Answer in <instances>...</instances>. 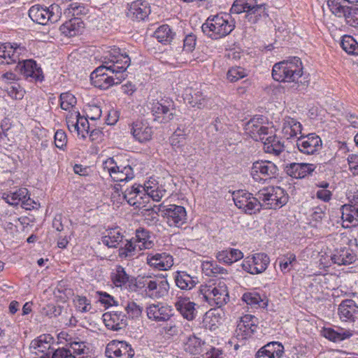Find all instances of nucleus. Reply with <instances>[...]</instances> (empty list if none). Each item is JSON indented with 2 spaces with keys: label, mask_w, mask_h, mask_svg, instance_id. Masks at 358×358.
Masks as SVG:
<instances>
[{
  "label": "nucleus",
  "mask_w": 358,
  "mask_h": 358,
  "mask_svg": "<svg viewBox=\"0 0 358 358\" xmlns=\"http://www.w3.org/2000/svg\"><path fill=\"white\" fill-rule=\"evenodd\" d=\"M84 29V23L81 19L73 17L61 25L59 29L63 35L73 37L82 33Z\"/></svg>",
  "instance_id": "obj_34"
},
{
  "label": "nucleus",
  "mask_w": 358,
  "mask_h": 358,
  "mask_svg": "<svg viewBox=\"0 0 358 358\" xmlns=\"http://www.w3.org/2000/svg\"><path fill=\"white\" fill-rule=\"evenodd\" d=\"M124 309L129 317L131 318L138 317L141 316L143 310V308L134 301H128L127 305L124 306Z\"/></svg>",
  "instance_id": "obj_63"
},
{
  "label": "nucleus",
  "mask_w": 358,
  "mask_h": 358,
  "mask_svg": "<svg viewBox=\"0 0 358 358\" xmlns=\"http://www.w3.org/2000/svg\"><path fill=\"white\" fill-rule=\"evenodd\" d=\"M230 15L219 13L209 16L201 27L202 31L212 39L217 40L229 35L235 28Z\"/></svg>",
  "instance_id": "obj_3"
},
{
  "label": "nucleus",
  "mask_w": 358,
  "mask_h": 358,
  "mask_svg": "<svg viewBox=\"0 0 358 358\" xmlns=\"http://www.w3.org/2000/svg\"><path fill=\"white\" fill-rule=\"evenodd\" d=\"M252 6L249 8L248 13L246 15L248 20L251 23H257L260 20L266 19L268 14L266 11V4H257L256 0H253Z\"/></svg>",
  "instance_id": "obj_39"
},
{
  "label": "nucleus",
  "mask_w": 358,
  "mask_h": 358,
  "mask_svg": "<svg viewBox=\"0 0 358 358\" xmlns=\"http://www.w3.org/2000/svg\"><path fill=\"white\" fill-rule=\"evenodd\" d=\"M110 278L116 287H121L129 282V275L122 266L118 265L112 271Z\"/></svg>",
  "instance_id": "obj_47"
},
{
  "label": "nucleus",
  "mask_w": 358,
  "mask_h": 358,
  "mask_svg": "<svg viewBox=\"0 0 358 358\" xmlns=\"http://www.w3.org/2000/svg\"><path fill=\"white\" fill-rule=\"evenodd\" d=\"M162 332L169 338L180 335L182 333V324L180 321L171 318L162 328Z\"/></svg>",
  "instance_id": "obj_50"
},
{
  "label": "nucleus",
  "mask_w": 358,
  "mask_h": 358,
  "mask_svg": "<svg viewBox=\"0 0 358 358\" xmlns=\"http://www.w3.org/2000/svg\"><path fill=\"white\" fill-rule=\"evenodd\" d=\"M278 172L276 165L270 161H257L253 163L251 169V176L256 181L275 178Z\"/></svg>",
  "instance_id": "obj_15"
},
{
  "label": "nucleus",
  "mask_w": 358,
  "mask_h": 358,
  "mask_svg": "<svg viewBox=\"0 0 358 358\" xmlns=\"http://www.w3.org/2000/svg\"><path fill=\"white\" fill-rule=\"evenodd\" d=\"M138 249L141 250L151 249L154 247L155 243L151 239L150 232L145 229L140 228L136 231L135 237L131 238Z\"/></svg>",
  "instance_id": "obj_41"
},
{
  "label": "nucleus",
  "mask_w": 358,
  "mask_h": 358,
  "mask_svg": "<svg viewBox=\"0 0 358 358\" xmlns=\"http://www.w3.org/2000/svg\"><path fill=\"white\" fill-rule=\"evenodd\" d=\"M150 13V7L145 0H136L128 5L127 16L134 21L144 20Z\"/></svg>",
  "instance_id": "obj_23"
},
{
  "label": "nucleus",
  "mask_w": 358,
  "mask_h": 358,
  "mask_svg": "<svg viewBox=\"0 0 358 358\" xmlns=\"http://www.w3.org/2000/svg\"><path fill=\"white\" fill-rule=\"evenodd\" d=\"M252 2L253 0H236L230 9V12L234 14L242 13L248 14L249 8L252 6Z\"/></svg>",
  "instance_id": "obj_56"
},
{
  "label": "nucleus",
  "mask_w": 358,
  "mask_h": 358,
  "mask_svg": "<svg viewBox=\"0 0 358 358\" xmlns=\"http://www.w3.org/2000/svg\"><path fill=\"white\" fill-rule=\"evenodd\" d=\"M174 280L176 286L183 290L192 289L197 283L196 278L191 276L185 271H177Z\"/></svg>",
  "instance_id": "obj_42"
},
{
  "label": "nucleus",
  "mask_w": 358,
  "mask_h": 358,
  "mask_svg": "<svg viewBox=\"0 0 358 358\" xmlns=\"http://www.w3.org/2000/svg\"><path fill=\"white\" fill-rule=\"evenodd\" d=\"M138 249L141 250L151 249L154 247L155 243L151 239L150 232L145 229L140 228L136 231L135 237L131 238Z\"/></svg>",
  "instance_id": "obj_40"
},
{
  "label": "nucleus",
  "mask_w": 358,
  "mask_h": 358,
  "mask_svg": "<svg viewBox=\"0 0 358 358\" xmlns=\"http://www.w3.org/2000/svg\"><path fill=\"white\" fill-rule=\"evenodd\" d=\"M106 68L101 65L96 68L90 75V80L93 85L101 89H108L114 85H118L124 80L122 74L116 76V74L109 75L106 73Z\"/></svg>",
  "instance_id": "obj_10"
},
{
  "label": "nucleus",
  "mask_w": 358,
  "mask_h": 358,
  "mask_svg": "<svg viewBox=\"0 0 358 358\" xmlns=\"http://www.w3.org/2000/svg\"><path fill=\"white\" fill-rule=\"evenodd\" d=\"M103 169L115 182H128L134 177L131 166L129 165L118 166L113 157L108 158L103 162Z\"/></svg>",
  "instance_id": "obj_9"
},
{
  "label": "nucleus",
  "mask_w": 358,
  "mask_h": 358,
  "mask_svg": "<svg viewBox=\"0 0 358 358\" xmlns=\"http://www.w3.org/2000/svg\"><path fill=\"white\" fill-rule=\"evenodd\" d=\"M20 59L17 61V68L22 75L27 79L31 78L35 81H42L43 80V74L42 69L38 66L36 62L33 59Z\"/></svg>",
  "instance_id": "obj_19"
},
{
  "label": "nucleus",
  "mask_w": 358,
  "mask_h": 358,
  "mask_svg": "<svg viewBox=\"0 0 358 358\" xmlns=\"http://www.w3.org/2000/svg\"><path fill=\"white\" fill-rule=\"evenodd\" d=\"M28 196L27 188H20L15 192H10L3 197L8 203L12 206L17 205L20 201L24 203V199Z\"/></svg>",
  "instance_id": "obj_49"
},
{
  "label": "nucleus",
  "mask_w": 358,
  "mask_h": 358,
  "mask_svg": "<svg viewBox=\"0 0 358 358\" xmlns=\"http://www.w3.org/2000/svg\"><path fill=\"white\" fill-rule=\"evenodd\" d=\"M199 293L210 306L221 307L229 300L227 287L221 281L201 285Z\"/></svg>",
  "instance_id": "obj_4"
},
{
  "label": "nucleus",
  "mask_w": 358,
  "mask_h": 358,
  "mask_svg": "<svg viewBox=\"0 0 358 358\" xmlns=\"http://www.w3.org/2000/svg\"><path fill=\"white\" fill-rule=\"evenodd\" d=\"M29 16L34 22L45 25L49 22H57L62 16V9L58 4L55 3L49 7L34 5L29 10Z\"/></svg>",
  "instance_id": "obj_6"
},
{
  "label": "nucleus",
  "mask_w": 358,
  "mask_h": 358,
  "mask_svg": "<svg viewBox=\"0 0 358 358\" xmlns=\"http://www.w3.org/2000/svg\"><path fill=\"white\" fill-rule=\"evenodd\" d=\"M60 106L63 110H68L72 108L76 103V97L71 93H62L59 97Z\"/></svg>",
  "instance_id": "obj_60"
},
{
  "label": "nucleus",
  "mask_w": 358,
  "mask_h": 358,
  "mask_svg": "<svg viewBox=\"0 0 358 358\" xmlns=\"http://www.w3.org/2000/svg\"><path fill=\"white\" fill-rule=\"evenodd\" d=\"M146 263L152 268L159 271H168L173 265V257L166 252L148 253Z\"/></svg>",
  "instance_id": "obj_22"
},
{
  "label": "nucleus",
  "mask_w": 358,
  "mask_h": 358,
  "mask_svg": "<svg viewBox=\"0 0 358 358\" xmlns=\"http://www.w3.org/2000/svg\"><path fill=\"white\" fill-rule=\"evenodd\" d=\"M66 124L69 130L72 131H77L79 125V112L73 111L69 114L66 117Z\"/></svg>",
  "instance_id": "obj_61"
},
{
  "label": "nucleus",
  "mask_w": 358,
  "mask_h": 358,
  "mask_svg": "<svg viewBox=\"0 0 358 358\" xmlns=\"http://www.w3.org/2000/svg\"><path fill=\"white\" fill-rule=\"evenodd\" d=\"M136 286L141 289L145 296L152 299H159L168 295L170 288L167 279L159 275L138 276Z\"/></svg>",
  "instance_id": "obj_2"
},
{
  "label": "nucleus",
  "mask_w": 358,
  "mask_h": 358,
  "mask_svg": "<svg viewBox=\"0 0 358 358\" xmlns=\"http://www.w3.org/2000/svg\"><path fill=\"white\" fill-rule=\"evenodd\" d=\"M303 65L299 57H293L276 63L273 66V78L278 82L302 83Z\"/></svg>",
  "instance_id": "obj_1"
},
{
  "label": "nucleus",
  "mask_w": 358,
  "mask_h": 358,
  "mask_svg": "<svg viewBox=\"0 0 358 358\" xmlns=\"http://www.w3.org/2000/svg\"><path fill=\"white\" fill-rule=\"evenodd\" d=\"M258 200L268 208L276 209L285 205L288 201L287 194L280 187L270 186L260 189L256 194Z\"/></svg>",
  "instance_id": "obj_5"
},
{
  "label": "nucleus",
  "mask_w": 358,
  "mask_h": 358,
  "mask_svg": "<svg viewBox=\"0 0 358 358\" xmlns=\"http://www.w3.org/2000/svg\"><path fill=\"white\" fill-rule=\"evenodd\" d=\"M341 46L348 54L358 55V43L353 37L344 36L341 41Z\"/></svg>",
  "instance_id": "obj_53"
},
{
  "label": "nucleus",
  "mask_w": 358,
  "mask_h": 358,
  "mask_svg": "<svg viewBox=\"0 0 358 358\" xmlns=\"http://www.w3.org/2000/svg\"><path fill=\"white\" fill-rule=\"evenodd\" d=\"M256 318L251 315L242 317L237 324L235 334L238 339L244 340L250 336L256 329Z\"/></svg>",
  "instance_id": "obj_24"
},
{
  "label": "nucleus",
  "mask_w": 358,
  "mask_h": 358,
  "mask_svg": "<svg viewBox=\"0 0 358 358\" xmlns=\"http://www.w3.org/2000/svg\"><path fill=\"white\" fill-rule=\"evenodd\" d=\"M196 304L190 301L189 298L179 297L175 303V306L182 317L187 320H192L196 315Z\"/></svg>",
  "instance_id": "obj_33"
},
{
  "label": "nucleus",
  "mask_w": 358,
  "mask_h": 358,
  "mask_svg": "<svg viewBox=\"0 0 358 358\" xmlns=\"http://www.w3.org/2000/svg\"><path fill=\"white\" fill-rule=\"evenodd\" d=\"M173 101L169 98L155 101L152 103L151 111L154 120L160 123H166L173 118Z\"/></svg>",
  "instance_id": "obj_11"
},
{
  "label": "nucleus",
  "mask_w": 358,
  "mask_h": 358,
  "mask_svg": "<svg viewBox=\"0 0 358 358\" xmlns=\"http://www.w3.org/2000/svg\"><path fill=\"white\" fill-rule=\"evenodd\" d=\"M201 268L203 272L208 276L215 274L226 275L227 274V269L218 266L213 261H204L202 262Z\"/></svg>",
  "instance_id": "obj_52"
},
{
  "label": "nucleus",
  "mask_w": 358,
  "mask_h": 358,
  "mask_svg": "<svg viewBox=\"0 0 358 358\" xmlns=\"http://www.w3.org/2000/svg\"><path fill=\"white\" fill-rule=\"evenodd\" d=\"M201 346V340L196 337L194 335H190L187 337L185 342V349L186 351L192 353L196 354L199 352Z\"/></svg>",
  "instance_id": "obj_57"
},
{
  "label": "nucleus",
  "mask_w": 358,
  "mask_h": 358,
  "mask_svg": "<svg viewBox=\"0 0 358 358\" xmlns=\"http://www.w3.org/2000/svg\"><path fill=\"white\" fill-rule=\"evenodd\" d=\"M105 354L108 358H133L134 350L125 341H112L107 345Z\"/></svg>",
  "instance_id": "obj_18"
},
{
  "label": "nucleus",
  "mask_w": 358,
  "mask_h": 358,
  "mask_svg": "<svg viewBox=\"0 0 358 358\" xmlns=\"http://www.w3.org/2000/svg\"><path fill=\"white\" fill-rule=\"evenodd\" d=\"M158 212L166 219L170 227H180L187 221V213L184 207L177 205L158 206Z\"/></svg>",
  "instance_id": "obj_8"
},
{
  "label": "nucleus",
  "mask_w": 358,
  "mask_h": 358,
  "mask_svg": "<svg viewBox=\"0 0 358 358\" xmlns=\"http://www.w3.org/2000/svg\"><path fill=\"white\" fill-rule=\"evenodd\" d=\"M244 129L248 136L257 141H261L265 136L273 133L271 127L264 125V118L262 116L250 120L245 124Z\"/></svg>",
  "instance_id": "obj_16"
},
{
  "label": "nucleus",
  "mask_w": 358,
  "mask_h": 358,
  "mask_svg": "<svg viewBox=\"0 0 358 358\" xmlns=\"http://www.w3.org/2000/svg\"><path fill=\"white\" fill-rule=\"evenodd\" d=\"M357 313H358V306L352 299L344 300L339 305L338 315L343 321H353Z\"/></svg>",
  "instance_id": "obj_37"
},
{
  "label": "nucleus",
  "mask_w": 358,
  "mask_h": 358,
  "mask_svg": "<svg viewBox=\"0 0 358 358\" xmlns=\"http://www.w3.org/2000/svg\"><path fill=\"white\" fill-rule=\"evenodd\" d=\"M261 141L264 145L263 149L266 153L278 156L285 150L283 143L274 134L273 131L272 134L265 136Z\"/></svg>",
  "instance_id": "obj_31"
},
{
  "label": "nucleus",
  "mask_w": 358,
  "mask_h": 358,
  "mask_svg": "<svg viewBox=\"0 0 358 358\" xmlns=\"http://www.w3.org/2000/svg\"><path fill=\"white\" fill-rule=\"evenodd\" d=\"M69 350L74 358H85V355L88 354L89 348L85 342L75 341L70 343Z\"/></svg>",
  "instance_id": "obj_54"
},
{
  "label": "nucleus",
  "mask_w": 358,
  "mask_h": 358,
  "mask_svg": "<svg viewBox=\"0 0 358 358\" xmlns=\"http://www.w3.org/2000/svg\"><path fill=\"white\" fill-rule=\"evenodd\" d=\"M315 169L313 164L292 162L285 166V171L292 178L303 179L311 176Z\"/></svg>",
  "instance_id": "obj_20"
},
{
  "label": "nucleus",
  "mask_w": 358,
  "mask_h": 358,
  "mask_svg": "<svg viewBox=\"0 0 358 358\" xmlns=\"http://www.w3.org/2000/svg\"><path fill=\"white\" fill-rule=\"evenodd\" d=\"M284 347L278 342H271L262 348L257 353V358H280Z\"/></svg>",
  "instance_id": "obj_36"
},
{
  "label": "nucleus",
  "mask_w": 358,
  "mask_h": 358,
  "mask_svg": "<svg viewBox=\"0 0 358 358\" xmlns=\"http://www.w3.org/2000/svg\"><path fill=\"white\" fill-rule=\"evenodd\" d=\"M302 125L296 119L285 117L282 121L281 133L286 139L297 137L301 134Z\"/></svg>",
  "instance_id": "obj_29"
},
{
  "label": "nucleus",
  "mask_w": 358,
  "mask_h": 358,
  "mask_svg": "<svg viewBox=\"0 0 358 358\" xmlns=\"http://www.w3.org/2000/svg\"><path fill=\"white\" fill-rule=\"evenodd\" d=\"M103 320L106 327L113 331H118L127 326V316L125 314L113 311L103 315Z\"/></svg>",
  "instance_id": "obj_27"
},
{
  "label": "nucleus",
  "mask_w": 358,
  "mask_h": 358,
  "mask_svg": "<svg viewBox=\"0 0 358 358\" xmlns=\"http://www.w3.org/2000/svg\"><path fill=\"white\" fill-rule=\"evenodd\" d=\"M8 94L14 99L20 100L23 98L25 91L18 83H14L6 87Z\"/></svg>",
  "instance_id": "obj_58"
},
{
  "label": "nucleus",
  "mask_w": 358,
  "mask_h": 358,
  "mask_svg": "<svg viewBox=\"0 0 358 358\" xmlns=\"http://www.w3.org/2000/svg\"><path fill=\"white\" fill-rule=\"evenodd\" d=\"M187 133L185 129L178 127L170 138L172 148L176 150H181L186 143Z\"/></svg>",
  "instance_id": "obj_48"
},
{
  "label": "nucleus",
  "mask_w": 358,
  "mask_h": 358,
  "mask_svg": "<svg viewBox=\"0 0 358 358\" xmlns=\"http://www.w3.org/2000/svg\"><path fill=\"white\" fill-rule=\"evenodd\" d=\"M131 134L140 143H144L151 139L152 129L147 121L137 120L131 125Z\"/></svg>",
  "instance_id": "obj_26"
},
{
  "label": "nucleus",
  "mask_w": 358,
  "mask_h": 358,
  "mask_svg": "<svg viewBox=\"0 0 358 358\" xmlns=\"http://www.w3.org/2000/svg\"><path fill=\"white\" fill-rule=\"evenodd\" d=\"M343 222L356 224L358 222V193L349 197V203L341 206Z\"/></svg>",
  "instance_id": "obj_25"
},
{
  "label": "nucleus",
  "mask_w": 358,
  "mask_h": 358,
  "mask_svg": "<svg viewBox=\"0 0 358 358\" xmlns=\"http://www.w3.org/2000/svg\"><path fill=\"white\" fill-rule=\"evenodd\" d=\"M243 300L248 305L257 306L262 301L261 296L256 292L245 293L242 297Z\"/></svg>",
  "instance_id": "obj_64"
},
{
  "label": "nucleus",
  "mask_w": 358,
  "mask_h": 358,
  "mask_svg": "<svg viewBox=\"0 0 358 358\" xmlns=\"http://www.w3.org/2000/svg\"><path fill=\"white\" fill-rule=\"evenodd\" d=\"M140 250L132 239L127 241L124 247L118 250V255L120 258H131L138 252Z\"/></svg>",
  "instance_id": "obj_55"
},
{
  "label": "nucleus",
  "mask_w": 358,
  "mask_h": 358,
  "mask_svg": "<svg viewBox=\"0 0 358 358\" xmlns=\"http://www.w3.org/2000/svg\"><path fill=\"white\" fill-rule=\"evenodd\" d=\"M184 100L192 107L203 108L207 107L209 99L197 89L187 88L183 94Z\"/></svg>",
  "instance_id": "obj_28"
},
{
  "label": "nucleus",
  "mask_w": 358,
  "mask_h": 358,
  "mask_svg": "<svg viewBox=\"0 0 358 358\" xmlns=\"http://www.w3.org/2000/svg\"><path fill=\"white\" fill-rule=\"evenodd\" d=\"M131 59L126 52H121L120 48H114L110 51L109 57L107 61L103 62V66L106 71L112 74H122L124 80L126 78L125 71L130 65Z\"/></svg>",
  "instance_id": "obj_7"
},
{
  "label": "nucleus",
  "mask_w": 358,
  "mask_h": 358,
  "mask_svg": "<svg viewBox=\"0 0 358 358\" xmlns=\"http://www.w3.org/2000/svg\"><path fill=\"white\" fill-rule=\"evenodd\" d=\"M247 76L244 69L241 66H235L229 69L227 73V78L230 82H236Z\"/></svg>",
  "instance_id": "obj_59"
},
{
  "label": "nucleus",
  "mask_w": 358,
  "mask_h": 358,
  "mask_svg": "<svg viewBox=\"0 0 358 358\" xmlns=\"http://www.w3.org/2000/svg\"><path fill=\"white\" fill-rule=\"evenodd\" d=\"M122 239L123 235L120 230L118 228H114L106 230L101 241L108 248H117Z\"/></svg>",
  "instance_id": "obj_43"
},
{
  "label": "nucleus",
  "mask_w": 358,
  "mask_h": 358,
  "mask_svg": "<svg viewBox=\"0 0 358 358\" xmlns=\"http://www.w3.org/2000/svg\"><path fill=\"white\" fill-rule=\"evenodd\" d=\"M331 259L338 265H349L357 260V255L350 248H341L334 251Z\"/></svg>",
  "instance_id": "obj_30"
},
{
  "label": "nucleus",
  "mask_w": 358,
  "mask_h": 358,
  "mask_svg": "<svg viewBox=\"0 0 358 358\" xmlns=\"http://www.w3.org/2000/svg\"><path fill=\"white\" fill-rule=\"evenodd\" d=\"M146 312L148 317L157 322H168L173 315L171 308L161 303L150 305Z\"/></svg>",
  "instance_id": "obj_21"
},
{
  "label": "nucleus",
  "mask_w": 358,
  "mask_h": 358,
  "mask_svg": "<svg viewBox=\"0 0 358 358\" xmlns=\"http://www.w3.org/2000/svg\"><path fill=\"white\" fill-rule=\"evenodd\" d=\"M25 47L17 43H5L0 45V65L12 64L26 55Z\"/></svg>",
  "instance_id": "obj_12"
},
{
  "label": "nucleus",
  "mask_w": 358,
  "mask_h": 358,
  "mask_svg": "<svg viewBox=\"0 0 358 358\" xmlns=\"http://www.w3.org/2000/svg\"><path fill=\"white\" fill-rule=\"evenodd\" d=\"M327 5L331 12L338 17L349 18L351 16V8L342 4V0H328Z\"/></svg>",
  "instance_id": "obj_45"
},
{
  "label": "nucleus",
  "mask_w": 358,
  "mask_h": 358,
  "mask_svg": "<svg viewBox=\"0 0 358 358\" xmlns=\"http://www.w3.org/2000/svg\"><path fill=\"white\" fill-rule=\"evenodd\" d=\"M296 146L301 153L310 155L317 153L322 149V142L319 136L310 134L298 138Z\"/></svg>",
  "instance_id": "obj_17"
},
{
  "label": "nucleus",
  "mask_w": 358,
  "mask_h": 358,
  "mask_svg": "<svg viewBox=\"0 0 358 358\" xmlns=\"http://www.w3.org/2000/svg\"><path fill=\"white\" fill-rule=\"evenodd\" d=\"M142 185H133L131 188L127 189L124 192V197L131 206H136V208H143L145 206H141V203L138 200L143 199V191Z\"/></svg>",
  "instance_id": "obj_44"
},
{
  "label": "nucleus",
  "mask_w": 358,
  "mask_h": 358,
  "mask_svg": "<svg viewBox=\"0 0 358 358\" xmlns=\"http://www.w3.org/2000/svg\"><path fill=\"white\" fill-rule=\"evenodd\" d=\"M73 301L76 309L82 313L88 312L91 309L90 301L85 296H76Z\"/></svg>",
  "instance_id": "obj_62"
},
{
  "label": "nucleus",
  "mask_w": 358,
  "mask_h": 358,
  "mask_svg": "<svg viewBox=\"0 0 358 358\" xmlns=\"http://www.w3.org/2000/svg\"><path fill=\"white\" fill-rule=\"evenodd\" d=\"M175 34L167 24L160 26L155 32V37L162 43H170Z\"/></svg>",
  "instance_id": "obj_51"
},
{
  "label": "nucleus",
  "mask_w": 358,
  "mask_h": 358,
  "mask_svg": "<svg viewBox=\"0 0 358 358\" xmlns=\"http://www.w3.org/2000/svg\"><path fill=\"white\" fill-rule=\"evenodd\" d=\"M258 199L257 196L254 197L250 193L244 190H238L233 193V200L235 205L245 213L250 215L262 206Z\"/></svg>",
  "instance_id": "obj_14"
},
{
  "label": "nucleus",
  "mask_w": 358,
  "mask_h": 358,
  "mask_svg": "<svg viewBox=\"0 0 358 358\" xmlns=\"http://www.w3.org/2000/svg\"><path fill=\"white\" fill-rule=\"evenodd\" d=\"M216 258L219 262L231 265L243 258V253L238 249L228 248L219 251L216 254Z\"/></svg>",
  "instance_id": "obj_38"
},
{
  "label": "nucleus",
  "mask_w": 358,
  "mask_h": 358,
  "mask_svg": "<svg viewBox=\"0 0 358 358\" xmlns=\"http://www.w3.org/2000/svg\"><path fill=\"white\" fill-rule=\"evenodd\" d=\"M323 335L331 341L338 342L350 338L352 336V333L350 330L343 329L336 331L333 329L327 328L323 330Z\"/></svg>",
  "instance_id": "obj_46"
},
{
  "label": "nucleus",
  "mask_w": 358,
  "mask_h": 358,
  "mask_svg": "<svg viewBox=\"0 0 358 358\" xmlns=\"http://www.w3.org/2000/svg\"><path fill=\"white\" fill-rule=\"evenodd\" d=\"M142 191L145 199L149 200L152 198L153 201H159L162 197L166 196V190L162 185H159L155 180H149L142 186Z\"/></svg>",
  "instance_id": "obj_32"
},
{
  "label": "nucleus",
  "mask_w": 358,
  "mask_h": 358,
  "mask_svg": "<svg viewBox=\"0 0 358 358\" xmlns=\"http://www.w3.org/2000/svg\"><path fill=\"white\" fill-rule=\"evenodd\" d=\"M270 259L264 253H256L244 259L242 268L252 275L263 273L268 267Z\"/></svg>",
  "instance_id": "obj_13"
},
{
  "label": "nucleus",
  "mask_w": 358,
  "mask_h": 358,
  "mask_svg": "<svg viewBox=\"0 0 358 358\" xmlns=\"http://www.w3.org/2000/svg\"><path fill=\"white\" fill-rule=\"evenodd\" d=\"M31 348L38 350L41 355H51L50 351L55 348L53 345V337L50 334H43L33 341L31 343Z\"/></svg>",
  "instance_id": "obj_35"
}]
</instances>
